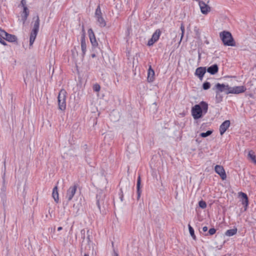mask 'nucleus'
I'll use <instances>...</instances> for the list:
<instances>
[{
  "mask_svg": "<svg viewBox=\"0 0 256 256\" xmlns=\"http://www.w3.org/2000/svg\"><path fill=\"white\" fill-rule=\"evenodd\" d=\"M208 110V104L204 102H201L192 108V114L194 120H198L206 114Z\"/></svg>",
  "mask_w": 256,
  "mask_h": 256,
  "instance_id": "nucleus-1",
  "label": "nucleus"
},
{
  "mask_svg": "<svg viewBox=\"0 0 256 256\" xmlns=\"http://www.w3.org/2000/svg\"><path fill=\"white\" fill-rule=\"evenodd\" d=\"M220 36L224 45L229 46H234V40L230 32L224 31L220 34Z\"/></svg>",
  "mask_w": 256,
  "mask_h": 256,
  "instance_id": "nucleus-2",
  "label": "nucleus"
},
{
  "mask_svg": "<svg viewBox=\"0 0 256 256\" xmlns=\"http://www.w3.org/2000/svg\"><path fill=\"white\" fill-rule=\"evenodd\" d=\"M39 26H40V20L38 16L36 17V19L34 22V24L33 29L31 32L30 36V46H32L36 36V35L38 34V31L39 29Z\"/></svg>",
  "mask_w": 256,
  "mask_h": 256,
  "instance_id": "nucleus-3",
  "label": "nucleus"
},
{
  "mask_svg": "<svg viewBox=\"0 0 256 256\" xmlns=\"http://www.w3.org/2000/svg\"><path fill=\"white\" fill-rule=\"evenodd\" d=\"M66 92L64 90H62L58 96V102L59 109L64 110L66 107Z\"/></svg>",
  "mask_w": 256,
  "mask_h": 256,
  "instance_id": "nucleus-4",
  "label": "nucleus"
},
{
  "mask_svg": "<svg viewBox=\"0 0 256 256\" xmlns=\"http://www.w3.org/2000/svg\"><path fill=\"white\" fill-rule=\"evenodd\" d=\"M95 18L100 26L104 27L106 25V22L102 16V12L99 6L96 10Z\"/></svg>",
  "mask_w": 256,
  "mask_h": 256,
  "instance_id": "nucleus-5",
  "label": "nucleus"
},
{
  "mask_svg": "<svg viewBox=\"0 0 256 256\" xmlns=\"http://www.w3.org/2000/svg\"><path fill=\"white\" fill-rule=\"evenodd\" d=\"M246 88L244 86H238L234 87H230V91L226 92V93L228 94H238L240 93H242L246 90Z\"/></svg>",
  "mask_w": 256,
  "mask_h": 256,
  "instance_id": "nucleus-6",
  "label": "nucleus"
},
{
  "mask_svg": "<svg viewBox=\"0 0 256 256\" xmlns=\"http://www.w3.org/2000/svg\"><path fill=\"white\" fill-rule=\"evenodd\" d=\"M161 32L159 29H158L154 33L152 38L148 41V45L149 46H152L155 42H156L160 38Z\"/></svg>",
  "mask_w": 256,
  "mask_h": 256,
  "instance_id": "nucleus-7",
  "label": "nucleus"
},
{
  "mask_svg": "<svg viewBox=\"0 0 256 256\" xmlns=\"http://www.w3.org/2000/svg\"><path fill=\"white\" fill-rule=\"evenodd\" d=\"M76 190L77 186H72L68 189L66 192V198L68 201L72 200L76 192Z\"/></svg>",
  "mask_w": 256,
  "mask_h": 256,
  "instance_id": "nucleus-8",
  "label": "nucleus"
},
{
  "mask_svg": "<svg viewBox=\"0 0 256 256\" xmlns=\"http://www.w3.org/2000/svg\"><path fill=\"white\" fill-rule=\"evenodd\" d=\"M215 172L220 175L222 180L226 178V175L224 168L220 165L216 166L214 168Z\"/></svg>",
  "mask_w": 256,
  "mask_h": 256,
  "instance_id": "nucleus-9",
  "label": "nucleus"
},
{
  "mask_svg": "<svg viewBox=\"0 0 256 256\" xmlns=\"http://www.w3.org/2000/svg\"><path fill=\"white\" fill-rule=\"evenodd\" d=\"M0 32L2 36V38L8 42H16L17 40L16 36L14 35L8 34L6 32Z\"/></svg>",
  "mask_w": 256,
  "mask_h": 256,
  "instance_id": "nucleus-10",
  "label": "nucleus"
},
{
  "mask_svg": "<svg viewBox=\"0 0 256 256\" xmlns=\"http://www.w3.org/2000/svg\"><path fill=\"white\" fill-rule=\"evenodd\" d=\"M199 6L201 12L204 14H206L210 11V6L206 4L205 2H199Z\"/></svg>",
  "mask_w": 256,
  "mask_h": 256,
  "instance_id": "nucleus-11",
  "label": "nucleus"
},
{
  "mask_svg": "<svg viewBox=\"0 0 256 256\" xmlns=\"http://www.w3.org/2000/svg\"><path fill=\"white\" fill-rule=\"evenodd\" d=\"M230 125V120H226L222 123L220 127V135H222L227 130Z\"/></svg>",
  "mask_w": 256,
  "mask_h": 256,
  "instance_id": "nucleus-12",
  "label": "nucleus"
},
{
  "mask_svg": "<svg viewBox=\"0 0 256 256\" xmlns=\"http://www.w3.org/2000/svg\"><path fill=\"white\" fill-rule=\"evenodd\" d=\"M216 87L220 92H226L230 91V86L228 84L226 85L218 83L216 85Z\"/></svg>",
  "mask_w": 256,
  "mask_h": 256,
  "instance_id": "nucleus-13",
  "label": "nucleus"
},
{
  "mask_svg": "<svg viewBox=\"0 0 256 256\" xmlns=\"http://www.w3.org/2000/svg\"><path fill=\"white\" fill-rule=\"evenodd\" d=\"M206 70L205 68L200 67L196 68L195 74L197 76H198L200 80H202V77L204 74L206 73Z\"/></svg>",
  "mask_w": 256,
  "mask_h": 256,
  "instance_id": "nucleus-14",
  "label": "nucleus"
},
{
  "mask_svg": "<svg viewBox=\"0 0 256 256\" xmlns=\"http://www.w3.org/2000/svg\"><path fill=\"white\" fill-rule=\"evenodd\" d=\"M238 194L239 196H242V198H243L242 200V204L245 206L244 210L246 211L247 209V207L248 204V198L247 196V195L242 192H239Z\"/></svg>",
  "mask_w": 256,
  "mask_h": 256,
  "instance_id": "nucleus-15",
  "label": "nucleus"
},
{
  "mask_svg": "<svg viewBox=\"0 0 256 256\" xmlns=\"http://www.w3.org/2000/svg\"><path fill=\"white\" fill-rule=\"evenodd\" d=\"M154 72L151 66H150V68L148 70V82H152L154 81Z\"/></svg>",
  "mask_w": 256,
  "mask_h": 256,
  "instance_id": "nucleus-16",
  "label": "nucleus"
},
{
  "mask_svg": "<svg viewBox=\"0 0 256 256\" xmlns=\"http://www.w3.org/2000/svg\"><path fill=\"white\" fill-rule=\"evenodd\" d=\"M207 71L212 74H214L218 71V67L216 64H214L208 68Z\"/></svg>",
  "mask_w": 256,
  "mask_h": 256,
  "instance_id": "nucleus-17",
  "label": "nucleus"
},
{
  "mask_svg": "<svg viewBox=\"0 0 256 256\" xmlns=\"http://www.w3.org/2000/svg\"><path fill=\"white\" fill-rule=\"evenodd\" d=\"M29 14V10L26 6H24L22 13V20L24 23L26 22Z\"/></svg>",
  "mask_w": 256,
  "mask_h": 256,
  "instance_id": "nucleus-18",
  "label": "nucleus"
},
{
  "mask_svg": "<svg viewBox=\"0 0 256 256\" xmlns=\"http://www.w3.org/2000/svg\"><path fill=\"white\" fill-rule=\"evenodd\" d=\"M90 38V42L93 46H96L97 44V42L96 40V38L94 36V34L93 33L92 30H88Z\"/></svg>",
  "mask_w": 256,
  "mask_h": 256,
  "instance_id": "nucleus-19",
  "label": "nucleus"
},
{
  "mask_svg": "<svg viewBox=\"0 0 256 256\" xmlns=\"http://www.w3.org/2000/svg\"><path fill=\"white\" fill-rule=\"evenodd\" d=\"M81 48L83 56L86 54V44L84 38H82L81 40Z\"/></svg>",
  "mask_w": 256,
  "mask_h": 256,
  "instance_id": "nucleus-20",
  "label": "nucleus"
},
{
  "mask_svg": "<svg viewBox=\"0 0 256 256\" xmlns=\"http://www.w3.org/2000/svg\"><path fill=\"white\" fill-rule=\"evenodd\" d=\"M52 195V197H53L54 199V200L55 202H58V194L57 186H56L53 188Z\"/></svg>",
  "mask_w": 256,
  "mask_h": 256,
  "instance_id": "nucleus-21",
  "label": "nucleus"
},
{
  "mask_svg": "<svg viewBox=\"0 0 256 256\" xmlns=\"http://www.w3.org/2000/svg\"><path fill=\"white\" fill-rule=\"evenodd\" d=\"M248 158L255 164H256V156L252 150H250L248 154Z\"/></svg>",
  "mask_w": 256,
  "mask_h": 256,
  "instance_id": "nucleus-22",
  "label": "nucleus"
},
{
  "mask_svg": "<svg viewBox=\"0 0 256 256\" xmlns=\"http://www.w3.org/2000/svg\"><path fill=\"white\" fill-rule=\"evenodd\" d=\"M236 232H237L236 228L230 229V230H226V232L225 233V234L226 236H232L234 235L235 234H236Z\"/></svg>",
  "mask_w": 256,
  "mask_h": 256,
  "instance_id": "nucleus-23",
  "label": "nucleus"
},
{
  "mask_svg": "<svg viewBox=\"0 0 256 256\" xmlns=\"http://www.w3.org/2000/svg\"><path fill=\"white\" fill-rule=\"evenodd\" d=\"M72 58L74 60L75 62H78L77 56H78V53L76 48H74V49L72 50Z\"/></svg>",
  "mask_w": 256,
  "mask_h": 256,
  "instance_id": "nucleus-24",
  "label": "nucleus"
},
{
  "mask_svg": "<svg viewBox=\"0 0 256 256\" xmlns=\"http://www.w3.org/2000/svg\"><path fill=\"white\" fill-rule=\"evenodd\" d=\"M188 230H189V232H190V236L194 240H195L196 236L194 235V230L190 224H188Z\"/></svg>",
  "mask_w": 256,
  "mask_h": 256,
  "instance_id": "nucleus-25",
  "label": "nucleus"
},
{
  "mask_svg": "<svg viewBox=\"0 0 256 256\" xmlns=\"http://www.w3.org/2000/svg\"><path fill=\"white\" fill-rule=\"evenodd\" d=\"M140 176H138V182H137V190H138V198L140 197Z\"/></svg>",
  "mask_w": 256,
  "mask_h": 256,
  "instance_id": "nucleus-26",
  "label": "nucleus"
},
{
  "mask_svg": "<svg viewBox=\"0 0 256 256\" xmlns=\"http://www.w3.org/2000/svg\"><path fill=\"white\" fill-rule=\"evenodd\" d=\"M212 132V130H208L206 132H202L200 134V136L202 138H206L210 135Z\"/></svg>",
  "mask_w": 256,
  "mask_h": 256,
  "instance_id": "nucleus-27",
  "label": "nucleus"
},
{
  "mask_svg": "<svg viewBox=\"0 0 256 256\" xmlns=\"http://www.w3.org/2000/svg\"><path fill=\"white\" fill-rule=\"evenodd\" d=\"M210 84L208 82H205L203 84L202 88L204 90H207L210 88Z\"/></svg>",
  "mask_w": 256,
  "mask_h": 256,
  "instance_id": "nucleus-28",
  "label": "nucleus"
},
{
  "mask_svg": "<svg viewBox=\"0 0 256 256\" xmlns=\"http://www.w3.org/2000/svg\"><path fill=\"white\" fill-rule=\"evenodd\" d=\"M180 30H181V31H182V34H181V37H180V43L184 37V26L182 24H181V26H180Z\"/></svg>",
  "mask_w": 256,
  "mask_h": 256,
  "instance_id": "nucleus-29",
  "label": "nucleus"
},
{
  "mask_svg": "<svg viewBox=\"0 0 256 256\" xmlns=\"http://www.w3.org/2000/svg\"><path fill=\"white\" fill-rule=\"evenodd\" d=\"M198 204L199 206L202 208H204L206 206V202L203 200L200 201L198 202Z\"/></svg>",
  "mask_w": 256,
  "mask_h": 256,
  "instance_id": "nucleus-30",
  "label": "nucleus"
},
{
  "mask_svg": "<svg viewBox=\"0 0 256 256\" xmlns=\"http://www.w3.org/2000/svg\"><path fill=\"white\" fill-rule=\"evenodd\" d=\"M97 198H98L97 202H96L97 206H98V208L100 210V203L102 202V204H104V200H103V198H102V200H100V198H98V196H97Z\"/></svg>",
  "mask_w": 256,
  "mask_h": 256,
  "instance_id": "nucleus-31",
  "label": "nucleus"
},
{
  "mask_svg": "<svg viewBox=\"0 0 256 256\" xmlns=\"http://www.w3.org/2000/svg\"><path fill=\"white\" fill-rule=\"evenodd\" d=\"M100 85H98V84H95L93 86L94 90L96 92H99L100 90Z\"/></svg>",
  "mask_w": 256,
  "mask_h": 256,
  "instance_id": "nucleus-32",
  "label": "nucleus"
},
{
  "mask_svg": "<svg viewBox=\"0 0 256 256\" xmlns=\"http://www.w3.org/2000/svg\"><path fill=\"white\" fill-rule=\"evenodd\" d=\"M216 230L214 228H211L208 230V234L210 235H212L216 233Z\"/></svg>",
  "mask_w": 256,
  "mask_h": 256,
  "instance_id": "nucleus-33",
  "label": "nucleus"
},
{
  "mask_svg": "<svg viewBox=\"0 0 256 256\" xmlns=\"http://www.w3.org/2000/svg\"><path fill=\"white\" fill-rule=\"evenodd\" d=\"M81 206L80 204H74L73 206L74 208H76L77 210H78Z\"/></svg>",
  "mask_w": 256,
  "mask_h": 256,
  "instance_id": "nucleus-34",
  "label": "nucleus"
},
{
  "mask_svg": "<svg viewBox=\"0 0 256 256\" xmlns=\"http://www.w3.org/2000/svg\"><path fill=\"white\" fill-rule=\"evenodd\" d=\"M20 4L22 5V7L24 8V6H26V0H22Z\"/></svg>",
  "mask_w": 256,
  "mask_h": 256,
  "instance_id": "nucleus-35",
  "label": "nucleus"
},
{
  "mask_svg": "<svg viewBox=\"0 0 256 256\" xmlns=\"http://www.w3.org/2000/svg\"><path fill=\"white\" fill-rule=\"evenodd\" d=\"M4 182H5V180L4 178H3V183H4ZM6 190V186H4V185L3 186V187L2 188V190H4V191H5Z\"/></svg>",
  "mask_w": 256,
  "mask_h": 256,
  "instance_id": "nucleus-36",
  "label": "nucleus"
},
{
  "mask_svg": "<svg viewBox=\"0 0 256 256\" xmlns=\"http://www.w3.org/2000/svg\"><path fill=\"white\" fill-rule=\"evenodd\" d=\"M202 230L204 232H206L208 230V227L207 226H204L202 228Z\"/></svg>",
  "mask_w": 256,
  "mask_h": 256,
  "instance_id": "nucleus-37",
  "label": "nucleus"
},
{
  "mask_svg": "<svg viewBox=\"0 0 256 256\" xmlns=\"http://www.w3.org/2000/svg\"><path fill=\"white\" fill-rule=\"evenodd\" d=\"M24 82L26 83V84H28V80H26V79L24 80Z\"/></svg>",
  "mask_w": 256,
  "mask_h": 256,
  "instance_id": "nucleus-38",
  "label": "nucleus"
},
{
  "mask_svg": "<svg viewBox=\"0 0 256 256\" xmlns=\"http://www.w3.org/2000/svg\"><path fill=\"white\" fill-rule=\"evenodd\" d=\"M62 230V227H58V231H60V230Z\"/></svg>",
  "mask_w": 256,
  "mask_h": 256,
  "instance_id": "nucleus-39",
  "label": "nucleus"
},
{
  "mask_svg": "<svg viewBox=\"0 0 256 256\" xmlns=\"http://www.w3.org/2000/svg\"><path fill=\"white\" fill-rule=\"evenodd\" d=\"M114 256H118V254L116 252H114Z\"/></svg>",
  "mask_w": 256,
  "mask_h": 256,
  "instance_id": "nucleus-40",
  "label": "nucleus"
},
{
  "mask_svg": "<svg viewBox=\"0 0 256 256\" xmlns=\"http://www.w3.org/2000/svg\"><path fill=\"white\" fill-rule=\"evenodd\" d=\"M92 58H94L96 56L95 54H92Z\"/></svg>",
  "mask_w": 256,
  "mask_h": 256,
  "instance_id": "nucleus-41",
  "label": "nucleus"
},
{
  "mask_svg": "<svg viewBox=\"0 0 256 256\" xmlns=\"http://www.w3.org/2000/svg\"><path fill=\"white\" fill-rule=\"evenodd\" d=\"M84 256H88V254H85L84 255Z\"/></svg>",
  "mask_w": 256,
  "mask_h": 256,
  "instance_id": "nucleus-42",
  "label": "nucleus"
}]
</instances>
